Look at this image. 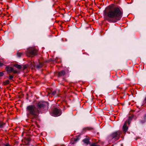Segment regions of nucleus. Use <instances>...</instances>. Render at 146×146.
Wrapping results in <instances>:
<instances>
[{"instance_id":"nucleus-10","label":"nucleus","mask_w":146,"mask_h":146,"mask_svg":"<svg viewBox=\"0 0 146 146\" xmlns=\"http://www.w3.org/2000/svg\"><path fill=\"white\" fill-rule=\"evenodd\" d=\"M91 128L90 127H85L83 128V131L85 132L87 130H91Z\"/></svg>"},{"instance_id":"nucleus-13","label":"nucleus","mask_w":146,"mask_h":146,"mask_svg":"<svg viewBox=\"0 0 146 146\" xmlns=\"http://www.w3.org/2000/svg\"><path fill=\"white\" fill-rule=\"evenodd\" d=\"M17 56L19 57H20L22 54V53L21 52H18L17 54Z\"/></svg>"},{"instance_id":"nucleus-19","label":"nucleus","mask_w":146,"mask_h":146,"mask_svg":"<svg viewBox=\"0 0 146 146\" xmlns=\"http://www.w3.org/2000/svg\"><path fill=\"white\" fill-rule=\"evenodd\" d=\"M3 124H0V128H2L3 126Z\"/></svg>"},{"instance_id":"nucleus-12","label":"nucleus","mask_w":146,"mask_h":146,"mask_svg":"<svg viewBox=\"0 0 146 146\" xmlns=\"http://www.w3.org/2000/svg\"><path fill=\"white\" fill-rule=\"evenodd\" d=\"M90 146H100L97 143H92Z\"/></svg>"},{"instance_id":"nucleus-22","label":"nucleus","mask_w":146,"mask_h":146,"mask_svg":"<svg viewBox=\"0 0 146 146\" xmlns=\"http://www.w3.org/2000/svg\"><path fill=\"white\" fill-rule=\"evenodd\" d=\"M78 140V139L77 138L76 139H74V141H77Z\"/></svg>"},{"instance_id":"nucleus-8","label":"nucleus","mask_w":146,"mask_h":146,"mask_svg":"<svg viewBox=\"0 0 146 146\" xmlns=\"http://www.w3.org/2000/svg\"><path fill=\"white\" fill-rule=\"evenodd\" d=\"M65 72L64 71L62 70L60 72H59L58 76H64L65 74Z\"/></svg>"},{"instance_id":"nucleus-4","label":"nucleus","mask_w":146,"mask_h":146,"mask_svg":"<svg viewBox=\"0 0 146 146\" xmlns=\"http://www.w3.org/2000/svg\"><path fill=\"white\" fill-rule=\"evenodd\" d=\"M61 111L60 109L56 108H54L51 113V115L55 117L60 115L61 114Z\"/></svg>"},{"instance_id":"nucleus-17","label":"nucleus","mask_w":146,"mask_h":146,"mask_svg":"<svg viewBox=\"0 0 146 146\" xmlns=\"http://www.w3.org/2000/svg\"><path fill=\"white\" fill-rule=\"evenodd\" d=\"M4 75V74L2 72H0V76H2Z\"/></svg>"},{"instance_id":"nucleus-16","label":"nucleus","mask_w":146,"mask_h":146,"mask_svg":"<svg viewBox=\"0 0 146 146\" xmlns=\"http://www.w3.org/2000/svg\"><path fill=\"white\" fill-rule=\"evenodd\" d=\"M13 78V76L10 75L9 76V78L10 79H12Z\"/></svg>"},{"instance_id":"nucleus-2","label":"nucleus","mask_w":146,"mask_h":146,"mask_svg":"<svg viewBox=\"0 0 146 146\" xmlns=\"http://www.w3.org/2000/svg\"><path fill=\"white\" fill-rule=\"evenodd\" d=\"M48 105V104L47 102L40 101L36 104L37 108L35 105L29 106L26 108L27 113L31 115L32 118H36L40 113H42L45 110Z\"/></svg>"},{"instance_id":"nucleus-1","label":"nucleus","mask_w":146,"mask_h":146,"mask_svg":"<svg viewBox=\"0 0 146 146\" xmlns=\"http://www.w3.org/2000/svg\"><path fill=\"white\" fill-rule=\"evenodd\" d=\"M123 12L118 7H109L104 11V15L105 20L110 21L111 19L112 21L115 22L119 20L122 17Z\"/></svg>"},{"instance_id":"nucleus-6","label":"nucleus","mask_w":146,"mask_h":146,"mask_svg":"<svg viewBox=\"0 0 146 146\" xmlns=\"http://www.w3.org/2000/svg\"><path fill=\"white\" fill-rule=\"evenodd\" d=\"M131 120V118L129 117V118L128 120L127 121H126L124 124L123 125V129L124 132L125 133L127 131L128 129V127L127 126V124L128 123L129 124H130L129 121Z\"/></svg>"},{"instance_id":"nucleus-9","label":"nucleus","mask_w":146,"mask_h":146,"mask_svg":"<svg viewBox=\"0 0 146 146\" xmlns=\"http://www.w3.org/2000/svg\"><path fill=\"white\" fill-rule=\"evenodd\" d=\"M83 141L84 143L87 145L89 142V140L87 138H85L83 140Z\"/></svg>"},{"instance_id":"nucleus-3","label":"nucleus","mask_w":146,"mask_h":146,"mask_svg":"<svg viewBox=\"0 0 146 146\" xmlns=\"http://www.w3.org/2000/svg\"><path fill=\"white\" fill-rule=\"evenodd\" d=\"M38 50L35 47H30L27 49V55L28 56L36 54Z\"/></svg>"},{"instance_id":"nucleus-7","label":"nucleus","mask_w":146,"mask_h":146,"mask_svg":"<svg viewBox=\"0 0 146 146\" xmlns=\"http://www.w3.org/2000/svg\"><path fill=\"white\" fill-rule=\"evenodd\" d=\"M120 134V132L119 131L115 132L113 133L111 135L112 137L114 138L116 137L119 136Z\"/></svg>"},{"instance_id":"nucleus-11","label":"nucleus","mask_w":146,"mask_h":146,"mask_svg":"<svg viewBox=\"0 0 146 146\" xmlns=\"http://www.w3.org/2000/svg\"><path fill=\"white\" fill-rule=\"evenodd\" d=\"M14 66L18 69H20L21 68V65L18 64H15Z\"/></svg>"},{"instance_id":"nucleus-25","label":"nucleus","mask_w":146,"mask_h":146,"mask_svg":"<svg viewBox=\"0 0 146 146\" xmlns=\"http://www.w3.org/2000/svg\"><path fill=\"white\" fill-rule=\"evenodd\" d=\"M28 141H30V139H29Z\"/></svg>"},{"instance_id":"nucleus-20","label":"nucleus","mask_w":146,"mask_h":146,"mask_svg":"<svg viewBox=\"0 0 146 146\" xmlns=\"http://www.w3.org/2000/svg\"><path fill=\"white\" fill-rule=\"evenodd\" d=\"M56 92L55 91H54L52 93V94L53 95H54L56 94Z\"/></svg>"},{"instance_id":"nucleus-24","label":"nucleus","mask_w":146,"mask_h":146,"mask_svg":"<svg viewBox=\"0 0 146 146\" xmlns=\"http://www.w3.org/2000/svg\"><path fill=\"white\" fill-rule=\"evenodd\" d=\"M145 101H146V98H145Z\"/></svg>"},{"instance_id":"nucleus-21","label":"nucleus","mask_w":146,"mask_h":146,"mask_svg":"<svg viewBox=\"0 0 146 146\" xmlns=\"http://www.w3.org/2000/svg\"><path fill=\"white\" fill-rule=\"evenodd\" d=\"M3 64L2 63H0V67L2 66L3 65Z\"/></svg>"},{"instance_id":"nucleus-5","label":"nucleus","mask_w":146,"mask_h":146,"mask_svg":"<svg viewBox=\"0 0 146 146\" xmlns=\"http://www.w3.org/2000/svg\"><path fill=\"white\" fill-rule=\"evenodd\" d=\"M5 69L8 73L11 72H13L14 73L16 74L18 73V71L14 69L12 67L9 66H8L6 67Z\"/></svg>"},{"instance_id":"nucleus-18","label":"nucleus","mask_w":146,"mask_h":146,"mask_svg":"<svg viewBox=\"0 0 146 146\" xmlns=\"http://www.w3.org/2000/svg\"><path fill=\"white\" fill-rule=\"evenodd\" d=\"M3 146H10L9 144L8 143H7L6 144H5Z\"/></svg>"},{"instance_id":"nucleus-15","label":"nucleus","mask_w":146,"mask_h":146,"mask_svg":"<svg viewBox=\"0 0 146 146\" xmlns=\"http://www.w3.org/2000/svg\"><path fill=\"white\" fill-rule=\"evenodd\" d=\"M9 83V80H7L5 81V82H4V84L5 85H7V84H8Z\"/></svg>"},{"instance_id":"nucleus-23","label":"nucleus","mask_w":146,"mask_h":146,"mask_svg":"<svg viewBox=\"0 0 146 146\" xmlns=\"http://www.w3.org/2000/svg\"><path fill=\"white\" fill-rule=\"evenodd\" d=\"M144 122V121L143 122H141V123H143Z\"/></svg>"},{"instance_id":"nucleus-14","label":"nucleus","mask_w":146,"mask_h":146,"mask_svg":"<svg viewBox=\"0 0 146 146\" xmlns=\"http://www.w3.org/2000/svg\"><path fill=\"white\" fill-rule=\"evenodd\" d=\"M42 64H40L39 65H38L36 67L37 68H39L41 67L42 66Z\"/></svg>"}]
</instances>
